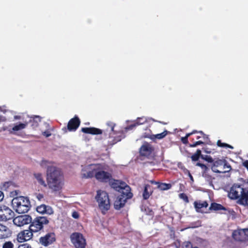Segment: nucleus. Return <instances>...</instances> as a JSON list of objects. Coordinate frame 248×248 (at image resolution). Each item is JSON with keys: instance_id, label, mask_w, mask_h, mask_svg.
<instances>
[{"instance_id": "052dcab7", "label": "nucleus", "mask_w": 248, "mask_h": 248, "mask_svg": "<svg viewBox=\"0 0 248 248\" xmlns=\"http://www.w3.org/2000/svg\"><path fill=\"white\" fill-rule=\"evenodd\" d=\"M200 139V137H197V139Z\"/></svg>"}, {"instance_id": "9b49d317", "label": "nucleus", "mask_w": 248, "mask_h": 248, "mask_svg": "<svg viewBox=\"0 0 248 248\" xmlns=\"http://www.w3.org/2000/svg\"><path fill=\"white\" fill-rule=\"evenodd\" d=\"M33 232L30 229L20 232L17 235L18 241L22 242L30 240L32 237Z\"/></svg>"}, {"instance_id": "0eeeda50", "label": "nucleus", "mask_w": 248, "mask_h": 248, "mask_svg": "<svg viewBox=\"0 0 248 248\" xmlns=\"http://www.w3.org/2000/svg\"><path fill=\"white\" fill-rule=\"evenodd\" d=\"M71 239L72 243L76 248H85L86 241L82 234L79 232H75L71 234Z\"/></svg>"}, {"instance_id": "aec40b11", "label": "nucleus", "mask_w": 248, "mask_h": 248, "mask_svg": "<svg viewBox=\"0 0 248 248\" xmlns=\"http://www.w3.org/2000/svg\"><path fill=\"white\" fill-rule=\"evenodd\" d=\"M194 207L198 212H202V209L207 207L208 204L206 201H196L194 203Z\"/></svg>"}, {"instance_id": "c85d7f7f", "label": "nucleus", "mask_w": 248, "mask_h": 248, "mask_svg": "<svg viewBox=\"0 0 248 248\" xmlns=\"http://www.w3.org/2000/svg\"><path fill=\"white\" fill-rule=\"evenodd\" d=\"M150 186L149 185H146L144 186V191L143 193V197L145 200L148 199L150 197V193L148 191V188Z\"/></svg>"}, {"instance_id": "4c0bfd02", "label": "nucleus", "mask_w": 248, "mask_h": 248, "mask_svg": "<svg viewBox=\"0 0 248 248\" xmlns=\"http://www.w3.org/2000/svg\"><path fill=\"white\" fill-rule=\"evenodd\" d=\"M223 170L226 171V172H228L231 170V166L230 165H227L225 162L224 165H223Z\"/></svg>"}, {"instance_id": "f8f14e48", "label": "nucleus", "mask_w": 248, "mask_h": 248, "mask_svg": "<svg viewBox=\"0 0 248 248\" xmlns=\"http://www.w3.org/2000/svg\"><path fill=\"white\" fill-rule=\"evenodd\" d=\"M247 229L234 231L232 234V237L237 241H243L247 238Z\"/></svg>"}, {"instance_id": "72a5a7b5", "label": "nucleus", "mask_w": 248, "mask_h": 248, "mask_svg": "<svg viewBox=\"0 0 248 248\" xmlns=\"http://www.w3.org/2000/svg\"><path fill=\"white\" fill-rule=\"evenodd\" d=\"M217 144L218 146H220V147H225L229 148L230 149L233 148V147L232 146H231L229 144H228L227 143H221L220 140L217 141Z\"/></svg>"}, {"instance_id": "4468645a", "label": "nucleus", "mask_w": 248, "mask_h": 248, "mask_svg": "<svg viewBox=\"0 0 248 248\" xmlns=\"http://www.w3.org/2000/svg\"><path fill=\"white\" fill-rule=\"evenodd\" d=\"M122 188L120 192L121 194L120 195L121 197L124 196L125 198H126V200L128 199L131 198L132 197V193L130 192V187L129 186L125 183L122 184Z\"/></svg>"}, {"instance_id": "c03bdc74", "label": "nucleus", "mask_w": 248, "mask_h": 248, "mask_svg": "<svg viewBox=\"0 0 248 248\" xmlns=\"http://www.w3.org/2000/svg\"><path fill=\"white\" fill-rule=\"evenodd\" d=\"M72 216L73 218L77 219L79 217V214L77 212L74 211L72 213Z\"/></svg>"}, {"instance_id": "ddd939ff", "label": "nucleus", "mask_w": 248, "mask_h": 248, "mask_svg": "<svg viewBox=\"0 0 248 248\" xmlns=\"http://www.w3.org/2000/svg\"><path fill=\"white\" fill-rule=\"evenodd\" d=\"M223 165H224V161H223V160H217L214 162L213 165L212 166L211 169L213 171L216 173H225L226 171L224 170L223 168Z\"/></svg>"}, {"instance_id": "5701e85b", "label": "nucleus", "mask_w": 248, "mask_h": 248, "mask_svg": "<svg viewBox=\"0 0 248 248\" xmlns=\"http://www.w3.org/2000/svg\"><path fill=\"white\" fill-rule=\"evenodd\" d=\"M168 131L167 130L164 131L161 133L157 134L156 135H153L151 136H144V138H148L153 140H155V139H162L164 138L167 134Z\"/></svg>"}, {"instance_id": "c756f323", "label": "nucleus", "mask_w": 248, "mask_h": 248, "mask_svg": "<svg viewBox=\"0 0 248 248\" xmlns=\"http://www.w3.org/2000/svg\"><path fill=\"white\" fill-rule=\"evenodd\" d=\"M201 151L199 149H198L196 151V152L191 156V159L192 161H197L199 159L200 156L201 157Z\"/></svg>"}, {"instance_id": "58836bf2", "label": "nucleus", "mask_w": 248, "mask_h": 248, "mask_svg": "<svg viewBox=\"0 0 248 248\" xmlns=\"http://www.w3.org/2000/svg\"><path fill=\"white\" fill-rule=\"evenodd\" d=\"M179 196L181 199L184 200L186 202H188V198L186 194H185L184 193H182V194H180Z\"/></svg>"}, {"instance_id": "1a4fd4ad", "label": "nucleus", "mask_w": 248, "mask_h": 248, "mask_svg": "<svg viewBox=\"0 0 248 248\" xmlns=\"http://www.w3.org/2000/svg\"><path fill=\"white\" fill-rule=\"evenodd\" d=\"M31 222V217L28 215L17 216L13 219V223L17 226L21 227Z\"/></svg>"}, {"instance_id": "39448f33", "label": "nucleus", "mask_w": 248, "mask_h": 248, "mask_svg": "<svg viewBox=\"0 0 248 248\" xmlns=\"http://www.w3.org/2000/svg\"><path fill=\"white\" fill-rule=\"evenodd\" d=\"M95 199L99 209L103 214L109 210L110 208L109 200L108 194L105 191L98 190Z\"/></svg>"}, {"instance_id": "f3484780", "label": "nucleus", "mask_w": 248, "mask_h": 248, "mask_svg": "<svg viewBox=\"0 0 248 248\" xmlns=\"http://www.w3.org/2000/svg\"><path fill=\"white\" fill-rule=\"evenodd\" d=\"M126 202V198H125L124 196V197L118 196L114 203V208L116 210L120 209L124 206Z\"/></svg>"}, {"instance_id": "a211bd4d", "label": "nucleus", "mask_w": 248, "mask_h": 248, "mask_svg": "<svg viewBox=\"0 0 248 248\" xmlns=\"http://www.w3.org/2000/svg\"><path fill=\"white\" fill-rule=\"evenodd\" d=\"M36 211L41 214L46 213L48 215H51L53 213L52 208L49 206H46L45 204H42L36 208Z\"/></svg>"}, {"instance_id": "864d4df0", "label": "nucleus", "mask_w": 248, "mask_h": 248, "mask_svg": "<svg viewBox=\"0 0 248 248\" xmlns=\"http://www.w3.org/2000/svg\"><path fill=\"white\" fill-rule=\"evenodd\" d=\"M188 176H189L190 180L193 182L194 181L193 178L189 172L188 173Z\"/></svg>"}, {"instance_id": "37998d69", "label": "nucleus", "mask_w": 248, "mask_h": 248, "mask_svg": "<svg viewBox=\"0 0 248 248\" xmlns=\"http://www.w3.org/2000/svg\"><path fill=\"white\" fill-rule=\"evenodd\" d=\"M136 126H137V124L135 122V123L133 124H131L125 128L126 130H132L133 128L135 127Z\"/></svg>"}, {"instance_id": "603ef678", "label": "nucleus", "mask_w": 248, "mask_h": 248, "mask_svg": "<svg viewBox=\"0 0 248 248\" xmlns=\"http://www.w3.org/2000/svg\"><path fill=\"white\" fill-rule=\"evenodd\" d=\"M37 198H38V199L39 200H40L41 199H42L43 198V196L42 195H41V194H39L37 196Z\"/></svg>"}, {"instance_id": "2f4dec72", "label": "nucleus", "mask_w": 248, "mask_h": 248, "mask_svg": "<svg viewBox=\"0 0 248 248\" xmlns=\"http://www.w3.org/2000/svg\"><path fill=\"white\" fill-rule=\"evenodd\" d=\"M13 184L11 182H6L2 185L1 188L2 190H7Z\"/></svg>"}, {"instance_id": "393cba45", "label": "nucleus", "mask_w": 248, "mask_h": 248, "mask_svg": "<svg viewBox=\"0 0 248 248\" xmlns=\"http://www.w3.org/2000/svg\"><path fill=\"white\" fill-rule=\"evenodd\" d=\"M125 183L124 182L120 181H115L113 183L111 184V187L115 189L117 191H120L122 189V184Z\"/></svg>"}, {"instance_id": "6e6d98bb", "label": "nucleus", "mask_w": 248, "mask_h": 248, "mask_svg": "<svg viewBox=\"0 0 248 248\" xmlns=\"http://www.w3.org/2000/svg\"><path fill=\"white\" fill-rule=\"evenodd\" d=\"M120 140H121V139L117 140H116L115 141V143H116L117 141H120Z\"/></svg>"}, {"instance_id": "e433bc0d", "label": "nucleus", "mask_w": 248, "mask_h": 248, "mask_svg": "<svg viewBox=\"0 0 248 248\" xmlns=\"http://www.w3.org/2000/svg\"><path fill=\"white\" fill-rule=\"evenodd\" d=\"M202 158L207 161L208 162H212L213 161V160L212 158L209 156L208 155H201Z\"/></svg>"}, {"instance_id": "b1692460", "label": "nucleus", "mask_w": 248, "mask_h": 248, "mask_svg": "<svg viewBox=\"0 0 248 248\" xmlns=\"http://www.w3.org/2000/svg\"><path fill=\"white\" fill-rule=\"evenodd\" d=\"M35 179H36L37 182L41 185V186L46 187L47 186L45 182V181L42 176V175L40 173H35L34 174Z\"/></svg>"}, {"instance_id": "473e14b6", "label": "nucleus", "mask_w": 248, "mask_h": 248, "mask_svg": "<svg viewBox=\"0 0 248 248\" xmlns=\"http://www.w3.org/2000/svg\"><path fill=\"white\" fill-rule=\"evenodd\" d=\"M107 124L108 127L107 130V131L113 132L114 127L115 125V124L112 122H108L107 123Z\"/></svg>"}, {"instance_id": "6e6552de", "label": "nucleus", "mask_w": 248, "mask_h": 248, "mask_svg": "<svg viewBox=\"0 0 248 248\" xmlns=\"http://www.w3.org/2000/svg\"><path fill=\"white\" fill-rule=\"evenodd\" d=\"M15 215L14 212L9 207L3 205L0 207V220L6 221L12 219Z\"/></svg>"}, {"instance_id": "423d86ee", "label": "nucleus", "mask_w": 248, "mask_h": 248, "mask_svg": "<svg viewBox=\"0 0 248 248\" xmlns=\"http://www.w3.org/2000/svg\"><path fill=\"white\" fill-rule=\"evenodd\" d=\"M49 221L45 217H38L35 218L30 223L29 229L34 232H37L41 230L44 225L48 223Z\"/></svg>"}, {"instance_id": "f03ea898", "label": "nucleus", "mask_w": 248, "mask_h": 248, "mask_svg": "<svg viewBox=\"0 0 248 248\" xmlns=\"http://www.w3.org/2000/svg\"><path fill=\"white\" fill-rule=\"evenodd\" d=\"M229 196L232 199H238V203L248 205V181L242 185L234 184L231 188Z\"/></svg>"}, {"instance_id": "79ce46f5", "label": "nucleus", "mask_w": 248, "mask_h": 248, "mask_svg": "<svg viewBox=\"0 0 248 248\" xmlns=\"http://www.w3.org/2000/svg\"><path fill=\"white\" fill-rule=\"evenodd\" d=\"M203 143V142L202 141H198L194 143L193 144L190 145V146L191 147H195L198 146V145H200Z\"/></svg>"}, {"instance_id": "09e8293b", "label": "nucleus", "mask_w": 248, "mask_h": 248, "mask_svg": "<svg viewBox=\"0 0 248 248\" xmlns=\"http://www.w3.org/2000/svg\"><path fill=\"white\" fill-rule=\"evenodd\" d=\"M194 134V132H191V133H189L187 134L185 137H186V138L188 139V138L190 136H191V135H192V134Z\"/></svg>"}, {"instance_id": "3c124183", "label": "nucleus", "mask_w": 248, "mask_h": 248, "mask_svg": "<svg viewBox=\"0 0 248 248\" xmlns=\"http://www.w3.org/2000/svg\"><path fill=\"white\" fill-rule=\"evenodd\" d=\"M192 132H194V133H198V131H196V130H194ZM198 133H200L202 134V135H204L203 137L204 138L205 137V135L203 134V133L202 131H200L198 132Z\"/></svg>"}, {"instance_id": "f257e3e1", "label": "nucleus", "mask_w": 248, "mask_h": 248, "mask_svg": "<svg viewBox=\"0 0 248 248\" xmlns=\"http://www.w3.org/2000/svg\"><path fill=\"white\" fill-rule=\"evenodd\" d=\"M49 163L46 160H42L41 166L47 167V181L49 188L54 191H58L63 185L61 171L54 167H49Z\"/></svg>"}, {"instance_id": "a18cd8bd", "label": "nucleus", "mask_w": 248, "mask_h": 248, "mask_svg": "<svg viewBox=\"0 0 248 248\" xmlns=\"http://www.w3.org/2000/svg\"><path fill=\"white\" fill-rule=\"evenodd\" d=\"M181 140L183 143L185 144H186L188 142V139L186 137L182 138Z\"/></svg>"}, {"instance_id": "412c9836", "label": "nucleus", "mask_w": 248, "mask_h": 248, "mask_svg": "<svg viewBox=\"0 0 248 248\" xmlns=\"http://www.w3.org/2000/svg\"><path fill=\"white\" fill-rule=\"evenodd\" d=\"M81 131L85 133L93 135H97L102 133V130L94 127H85L81 129Z\"/></svg>"}, {"instance_id": "de8ad7c7", "label": "nucleus", "mask_w": 248, "mask_h": 248, "mask_svg": "<svg viewBox=\"0 0 248 248\" xmlns=\"http://www.w3.org/2000/svg\"><path fill=\"white\" fill-rule=\"evenodd\" d=\"M4 198V194L3 192L0 191V202L2 201Z\"/></svg>"}, {"instance_id": "49530a36", "label": "nucleus", "mask_w": 248, "mask_h": 248, "mask_svg": "<svg viewBox=\"0 0 248 248\" xmlns=\"http://www.w3.org/2000/svg\"><path fill=\"white\" fill-rule=\"evenodd\" d=\"M18 248H31V246L27 245H22L18 247Z\"/></svg>"}, {"instance_id": "20e7f679", "label": "nucleus", "mask_w": 248, "mask_h": 248, "mask_svg": "<svg viewBox=\"0 0 248 248\" xmlns=\"http://www.w3.org/2000/svg\"><path fill=\"white\" fill-rule=\"evenodd\" d=\"M14 209L19 214L27 212L30 207V202L28 198L23 196L14 198L12 201Z\"/></svg>"}, {"instance_id": "4be33fe9", "label": "nucleus", "mask_w": 248, "mask_h": 248, "mask_svg": "<svg viewBox=\"0 0 248 248\" xmlns=\"http://www.w3.org/2000/svg\"><path fill=\"white\" fill-rule=\"evenodd\" d=\"M28 125V123L25 122L24 123L16 124L14 125L11 130H9V131L10 133H13L14 132L18 131L19 130L25 129Z\"/></svg>"}, {"instance_id": "c9c22d12", "label": "nucleus", "mask_w": 248, "mask_h": 248, "mask_svg": "<svg viewBox=\"0 0 248 248\" xmlns=\"http://www.w3.org/2000/svg\"><path fill=\"white\" fill-rule=\"evenodd\" d=\"M39 122H40V117L39 116H35L33 117V122L34 123V124H33V125L34 126H37Z\"/></svg>"}, {"instance_id": "a19ab883", "label": "nucleus", "mask_w": 248, "mask_h": 248, "mask_svg": "<svg viewBox=\"0 0 248 248\" xmlns=\"http://www.w3.org/2000/svg\"><path fill=\"white\" fill-rule=\"evenodd\" d=\"M42 134L46 137H49L51 135L50 131L48 129L43 132Z\"/></svg>"}, {"instance_id": "4d7b16f0", "label": "nucleus", "mask_w": 248, "mask_h": 248, "mask_svg": "<svg viewBox=\"0 0 248 248\" xmlns=\"http://www.w3.org/2000/svg\"><path fill=\"white\" fill-rule=\"evenodd\" d=\"M6 129H7V128H6V127H4V130H6Z\"/></svg>"}, {"instance_id": "bb28decb", "label": "nucleus", "mask_w": 248, "mask_h": 248, "mask_svg": "<svg viewBox=\"0 0 248 248\" xmlns=\"http://www.w3.org/2000/svg\"><path fill=\"white\" fill-rule=\"evenodd\" d=\"M156 184H157V187L161 190H166L170 188L171 185L170 184H166V183H155Z\"/></svg>"}, {"instance_id": "8fccbe9b", "label": "nucleus", "mask_w": 248, "mask_h": 248, "mask_svg": "<svg viewBox=\"0 0 248 248\" xmlns=\"http://www.w3.org/2000/svg\"><path fill=\"white\" fill-rule=\"evenodd\" d=\"M14 119L15 120H20L21 119V116L18 115H15L14 116Z\"/></svg>"}, {"instance_id": "dca6fc26", "label": "nucleus", "mask_w": 248, "mask_h": 248, "mask_svg": "<svg viewBox=\"0 0 248 248\" xmlns=\"http://www.w3.org/2000/svg\"><path fill=\"white\" fill-rule=\"evenodd\" d=\"M11 235L10 230L6 226L0 224V239L8 238Z\"/></svg>"}, {"instance_id": "cd10ccee", "label": "nucleus", "mask_w": 248, "mask_h": 248, "mask_svg": "<svg viewBox=\"0 0 248 248\" xmlns=\"http://www.w3.org/2000/svg\"><path fill=\"white\" fill-rule=\"evenodd\" d=\"M1 248H15V245L11 241H4L1 244Z\"/></svg>"}, {"instance_id": "7c9ffc66", "label": "nucleus", "mask_w": 248, "mask_h": 248, "mask_svg": "<svg viewBox=\"0 0 248 248\" xmlns=\"http://www.w3.org/2000/svg\"><path fill=\"white\" fill-rule=\"evenodd\" d=\"M147 121V119L145 117H139L138 118L137 120L135 121V123L137 124V125L144 124L146 123Z\"/></svg>"}, {"instance_id": "2eb2a0df", "label": "nucleus", "mask_w": 248, "mask_h": 248, "mask_svg": "<svg viewBox=\"0 0 248 248\" xmlns=\"http://www.w3.org/2000/svg\"><path fill=\"white\" fill-rule=\"evenodd\" d=\"M80 120L79 118L75 116L71 119L68 123L67 128L69 131H75L80 124Z\"/></svg>"}, {"instance_id": "13d9d810", "label": "nucleus", "mask_w": 248, "mask_h": 248, "mask_svg": "<svg viewBox=\"0 0 248 248\" xmlns=\"http://www.w3.org/2000/svg\"><path fill=\"white\" fill-rule=\"evenodd\" d=\"M109 137H111V134L110 133L109 135Z\"/></svg>"}, {"instance_id": "9d476101", "label": "nucleus", "mask_w": 248, "mask_h": 248, "mask_svg": "<svg viewBox=\"0 0 248 248\" xmlns=\"http://www.w3.org/2000/svg\"><path fill=\"white\" fill-rule=\"evenodd\" d=\"M55 235L53 232H48L42 236L39 239V242L41 244L45 246H47L52 244L55 241Z\"/></svg>"}, {"instance_id": "f704fd0d", "label": "nucleus", "mask_w": 248, "mask_h": 248, "mask_svg": "<svg viewBox=\"0 0 248 248\" xmlns=\"http://www.w3.org/2000/svg\"><path fill=\"white\" fill-rule=\"evenodd\" d=\"M183 248H199L197 247H193L192 244L189 242H185L183 245Z\"/></svg>"}, {"instance_id": "a878e982", "label": "nucleus", "mask_w": 248, "mask_h": 248, "mask_svg": "<svg viewBox=\"0 0 248 248\" xmlns=\"http://www.w3.org/2000/svg\"><path fill=\"white\" fill-rule=\"evenodd\" d=\"M209 210H226L225 207H224L222 205L220 204L216 203H212L209 207Z\"/></svg>"}, {"instance_id": "7ed1b4c3", "label": "nucleus", "mask_w": 248, "mask_h": 248, "mask_svg": "<svg viewBox=\"0 0 248 248\" xmlns=\"http://www.w3.org/2000/svg\"><path fill=\"white\" fill-rule=\"evenodd\" d=\"M89 169L87 172L82 170L81 175L85 178H90L95 176V178L99 181L107 182L109 181L111 175L110 173L102 170V166L99 164H91L89 166Z\"/></svg>"}, {"instance_id": "5fc2aeb1", "label": "nucleus", "mask_w": 248, "mask_h": 248, "mask_svg": "<svg viewBox=\"0 0 248 248\" xmlns=\"http://www.w3.org/2000/svg\"><path fill=\"white\" fill-rule=\"evenodd\" d=\"M246 233H247V238H248V228L247 229Z\"/></svg>"}, {"instance_id": "bf43d9fd", "label": "nucleus", "mask_w": 248, "mask_h": 248, "mask_svg": "<svg viewBox=\"0 0 248 248\" xmlns=\"http://www.w3.org/2000/svg\"><path fill=\"white\" fill-rule=\"evenodd\" d=\"M206 152L207 153H210V152L206 151Z\"/></svg>"}, {"instance_id": "ea45409f", "label": "nucleus", "mask_w": 248, "mask_h": 248, "mask_svg": "<svg viewBox=\"0 0 248 248\" xmlns=\"http://www.w3.org/2000/svg\"><path fill=\"white\" fill-rule=\"evenodd\" d=\"M196 166L201 167L202 169H203L204 171H206V170L208 169V168L205 165L200 163H197L196 164Z\"/></svg>"}, {"instance_id": "6ab92c4d", "label": "nucleus", "mask_w": 248, "mask_h": 248, "mask_svg": "<svg viewBox=\"0 0 248 248\" xmlns=\"http://www.w3.org/2000/svg\"><path fill=\"white\" fill-rule=\"evenodd\" d=\"M152 151V146L148 143L144 144L140 149V154L141 155L147 156L151 154Z\"/></svg>"}]
</instances>
